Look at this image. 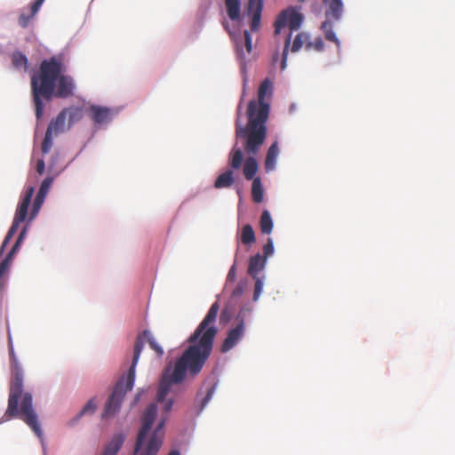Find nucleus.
<instances>
[{
    "label": "nucleus",
    "instance_id": "bb28decb",
    "mask_svg": "<svg viewBox=\"0 0 455 455\" xmlns=\"http://www.w3.org/2000/svg\"><path fill=\"white\" fill-rule=\"evenodd\" d=\"M63 110H66V118H68V128L83 118L84 111L81 108L71 107Z\"/></svg>",
    "mask_w": 455,
    "mask_h": 455
},
{
    "label": "nucleus",
    "instance_id": "1a4fd4ad",
    "mask_svg": "<svg viewBox=\"0 0 455 455\" xmlns=\"http://www.w3.org/2000/svg\"><path fill=\"white\" fill-rule=\"evenodd\" d=\"M223 26L235 43L237 59L240 60L241 65L244 67L246 57L247 55L251 54L252 51L251 36L249 31L244 30L243 38H242L240 35H237L235 32L230 29L228 22H224Z\"/></svg>",
    "mask_w": 455,
    "mask_h": 455
},
{
    "label": "nucleus",
    "instance_id": "6ab92c4d",
    "mask_svg": "<svg viewBox=\"0 0 455 455\" xmlns=\"http://www.w3.org/2000/svg\"><path fill=\"white\" fill-rule=\"evenodd\" d=\"M124 442V436L122 434H116L111 441L105 446L101 455H116Z\"/></svg>",
    "mask_w": 455,
    "mask_h": 455
},
{
    "label": "nucleus",
    "instance_id": "4c0bfd02",
    "mask_svg": "<svg viewBox=\"0 0 455 455\" xmlns=\"http://www.w3.org/2000/svg\"><path fill=\"white\" fill-rule=\"evenodd\" d=\"M274 252V244L271 238L267 239V242L263 246V256L267 259V258L272 255Z\"/></svg>",
    "mask_w": 455,
    "mask_h": 455
},
{
    "label": "nucleus",
    "instance_id": "423d86ee",
    "mask_svg": "<svg viewBox=\"0 0 455 455\" xmlns=\"http://www.w3.org/2000/svg\"><path fill=\"white\" fill-rule=\"evenodd\" d=\"M142 349L143 342L141 339H138L133 351L132 365L130 366L127 375L123 376L116 382L112 394L105 404V408L101 415L102 419L113 418L119 411L126 392L131 390L133 387L135 380V369Z\"/></svg>",
    "mask_w": 455,
    "mask_h": 455
},
{
    "label": "nucleus",
    "instance_id": "f257e3e1",
    "mask_svg": "<svg viewBox=\"0 0 455 455\" xmlns=\"http://www.w3.org/2000/svg\"><path fill=\"white\" fill-rule=\"evenodd\" d=\"M219 309V303L214 302L203 321L188 339V346L177 359L174 366L168 364L165 367L157 392V401L164 402L165 412H169L173 405L172 399L165 400L172 385L181 383L187 374L192 378L197 376L208 361L218 333L215 322Z\"/></svg>",
    "mask_w": 455,
    "mask_h": 455
},
{
    "label": "nucleus",
    "instance_id": "2f4dec72",
    "mask_svg": "<svg viewBox=\"0 0 455 455\" xmlns=\"http://www.w3.org/2000/svg\"><path fill=\"white\" fill-rule=\"evenodd\" d=\"M52 135H54L53 132L46 130L45 136L42 143L43 154H47L50 151L52 146Z\"/></svg>",
    "mask_w": 455,
    "mask_h": 455
},
{
    "label": "nucleus",
    "instance_id": "aec40b11",
    "mask_svg": "<svg viewBox=\"0 0 455 455\" xmlns=\"http://www.w3.org/2000/svg\"><path fill=\"white\" fill-rule=\"evenodd\" d=\"M234 182V172L232 169H228L217 177L214 182V188L217 189L230 188Z\"/></svg>",
    "mask_w": 455,
    "mask_h": 455
},
{
    "label": "nucleus",
    "instance_id": "c85d7f7f",
    "mask_svg": "<svg viewBox=\"0 0 455 455\" xmlns=\"http://www.w3.org/2000/svg\"><path fill=\"white\" fill-rule=\"evenodd\" d=\"M260 230L263 234H270L273 229V220L267 210L263 211L259 220Z\"/></svg>",
    "mask_w": 455,
    "mask_h": 455
},
{
    "label": "nucleus",
    "instance_id": "a878e982",
    "mask_svg": "<svg viewBox=\"0 0 455 455\" xmlns=\"http://www.w3.org/2000/svg\"><path fill=\"white\" fill-rule=\"evenodd\" d=\"M251 196L252 200L257 204H259L263 201L264 190L260 178L259 177L254 178L252 180Z\"/></svg>",
    "mask_w": 455,
    "mask_h": 455
},
{
    "label": "nucleus",
    "instance_id": "58836bf2",
    "mask_svg": "<svg viewBox=\"0 0 455 455\" xmlns=\"http://www.w3.org/2000/svg\"><path fill=\"white\" fill-rule=\"evenodd\" d=\"M36 170L38 172V174H40V175H42L44 172L45 164H44V161L43 159L37 160L36 164Z\"/></svg>",
    "mask_w": 455,
    "mask_h": 455
},
{
    "label": "nucleus",
    "instance_id": "0eeeda50",
    "mask_svg": "<svg viewBox=\"0 0 455 455\" xmlns=\"http://www.w3.org/2000/svg\"><path fill=\"white\" fill-rule=\"evenodd\" d=\"M303 16L301 13L296 12L293 9H287L283 11L277 17L275 22V32L279 34L282 28L288 27L291 30L289 36L285 39L284 47L281 60V69L283 70L286 68L288 50L291 44V32L298 30L302 23Z\"/></svg>",
    "mask_w": 455,
    "mask_h": 455
},
{
    "label": "nucleus",
    "instance_id": "f03ea898",
    "mask_svg": "<svg viewBox=\"0 0 455 455\" xmlns=\"http://www.w3.org/2000/svg\"><path fill=\"white\" fill-rule=\"evenodd\" d=\"M66 70L65 56L60 53L42 60L38 70L31 76V93L37 119L43 116L44 100L50 101L53 97L66 99L74 94V78L65 75Z\"/></svg>",
    "mask_w": 455,
    "mask_h": 455
},
{
    "label": "nucleus",
    "instance_id": "f704fd0d",
    "mask_svg": "<svg viewBox=\"0 0 455 455\" xmlns=\"http://www.w3.org/2000/svg\"><path fill=\"white\" fill-rule=\"evenodd\" d=\"M255 279V286H254V293H253V300H258V299L259 298L261 292H262V290H263V281L256 276Z\"/></svg>",
    "mask_w": 455,
    "mask_h": 455
},
{
    "label": "nucleus",
    "instance_id": "ea45409f",
    "mask_svg": "<svg viewBox=\"0 0 455 455\" xmlns=\"http://www.w3.org/2000/svg\"><path fill=\"white\" fill-rule=\"evenodd\" d=\"M20 246H18V244H15L12 246V248L11 249V251L8 252V254L6 255V257L4 258L5 259H9V261L12 262V258L14 256V254L16 253L17 250L19 249Z\"/></svg>",
    "mask_w": 455,
    "mask_h": 455
},
{
    "label": "nucleus",
    "instance_id": "b1692460",
    "mask_svg": "<svg viewBox=\"0 0 455 455\" xmlns=\"http://www.w3.org/2000/svg\"><path fill=\"white\" fill-rule=\"evenodd\" d=\"M255 241L256 236L251 225H244L241 230L240 242L244 245H251Z\"/></svg>",
    "mask_w": 455,
    "mask_h": 455
},
{
    "label": "nucleus",
    "instance_id": "ddd939ff",
    "mask_svg": "<svg viewBox=\"0 0 455 455\" xmlns=\"http://www.w3.org/2000/svg\"><path fill=\"white\" fill-rule=\"evenodd\" d=\"M89 116L96 124H104L111 120V111L108 108L100 106H91Z\"/></svg>",
    "mask_w": 455,
    "mask_h": 455
},
{
    "label": "nucleus",
    "instance_id": "9d476101",
    "mask_svg": "<svg viewBox=\"0 0 455 455\" xmlns=\"http://www.w3.org/2000/svg\"><path fill=\"white\" fill-rule=\"evenodd\" d=\"M52 182H53V178H52V177H47L43 180V182L39 188V190L37 192V195L35 198V201L33 203V205H32V210H31V212L29 215L30 220H33L38 214V212L44 202V199L50 190V188L52 187Z\"/></svg>",
    "mask_w": 455,
    "mask_h": 455
},
{
    "label": "nucleus",
    "instance_id": "f3484780",
    "mask_svg": "<svg viewBox=\"0 0 455 455\" xmlns=\"http://www.w3.org/2000/svg\"><path fill=\"white\" fill-rule=\"evenodd\" d=\"M225 8L228 18L239 23L242 20L241 16V1L240 0H225Z\"/></svg>",
    "mask_w": 455,
    "mask_h": 455
},
{
    "label": "nucleus",
    "instance_id": "473e14b6",
    "mask_svg": "<svg viewBox=\"0 0 455 455\" xmlns=\"http://www.w3.org/2000/svg\"><path fill=\"white\" fill-rule=\"evenodd\" d=\"M96 403L94 402V399H90L86 404L83 407V409L80 411V412L77 415V418H81L83 415L85 414H92L96 410Z\"/></svg>",
    "mask_w": 455,
    "mask_h": 455
},
{
    "label": "nucleus",
    "instance_id": "79ce46f5",
    "mask_svg": "<svg viewBox=\"0 0 455 455\" xmlns=\"http://www.w3.org/2000/svg\"><path fill=\"white\" fill-rule=\"evenodd\" d=\"M235 276V266L233 265L231 267V268L229 269V272H228V279H234Z\"/></svg>",
    "mask_w": 455,
    "mask_h": 455
},
{
    "label": "nucleus",
    "instance_id": "c756f323",
    "mask_svg": "<svg viewBox=\"0 0 455 455\" xmlns=\"http://www.w3.org/2000/svg\"><path fill=\"white\" fill-rule=\"evenodd\" d=\"M321 28L324 33L325 38L328 41L333 42L338 47H339V40L333 31L332 24L331 23V21L328 20L323 21L322 23Z\"/></svg>",
    "mask_w": 455,
    "mask_h": 455
},
{
    "label": "nucleus",
    "instance_id": "2eb2a0df",
    "mask_svg": "<svg viewBox=\"0 0 455 455\" xmlns=\"http://www.w3.org/2000/svg\"><path fill=\"white\" fill-rule=\"evenodd\" d=\"M328 6L325 12L326 18H331L334 20H339L341 18L343 12V3L341 0H323Z\"/></svg>",
    "mask_w": 455,
    "mask_h": 455
},
{
    "label": "nucleus",
    "instance_id": "c03bdc74",
    "mask_svg": "<svg viewBox=\"0 0 455 455\" xmlns=\"http://www.w3.org/2000/svg\"><path fill=\"white\" fill-rule=\"evenodd\" d=\"M168 455H180V454L179 451L173 450V451H170Z\"/></svg>",
    "mask_w": 455,
    "mask_h": 455
},
{
    "label": "nucleus",
    "instance_id": "37998d69",
    "mask_svg": "<svg viewBox=\"0 0 455 455\" xmlns=\"http://www.w3.org/2000/svg\"><path fill=\"white\" fill-rule=\"evenodd\" d=\"M278 59H279V52H278V51H276L272 56L273 64H275L278 61Z\"/></svg>",
    "mask_w": 455,
    "mask_h": 455
},
{
    "label": "nucleus",
    "instance_id": "f8f14e48",
    "mask_svg": "<svg viewBox=\"0 0 455 455\" xmlns=\"http://www.w3.org/2000/svg\"><path fill=\"white\" fill-rule=\"evenodd\" d=\"M263 10V0H249L247 6L248 15L251 17V30L256 32L259 29L261 13Z\"/></svg>",
    "mask_w": 455,
    "mask_h": 455
},
{
    "label": "nucleus",
    "instance_id": "7ed1b4c3",
    "mask_svg": "<svg viewBox=\"0 0 455 455\" xmlns=\"http://www.w3.org/2000/svg\"><path fill=\"white\" fill-rule=\"evenodd\" d=\"M272 92L273 83L269 78H266L259 87L258 100H251L248 104L246 125L240 123L241 104L237 108L235 136L236 139L243 140V148L250 154H255L259 150L266 140V122L269 114V103L266 101V99L272 96Z\"/></svg>",
    "mask_w": 455,
    "mask_h": 455
},
{
    "label": "nucleus",
    "instance_id": "a211bd4d",
    "mask_svg": "<svg viewBox=\"0 0 455 455\" xmlns=\"http://www.w3.org/2000/svg\"><path fill=\"white\" fill-rule=\"evenodd\" d=\"M266 260L265 257H262L259 253L251 257L248 267L249 275L256 278L258 274L264 268Z\"/></svg>",
    "mask_w": 455,
    "mask_h": 455
},
{
    "label": "nucleus",
    "instance_id": "7c9ffc66",
    "mask_svg": "<svg viewBox=\"0 0 455 455\" xmlns=\"http://www.w3.org/2000/svg\"><path fill=\"white\" fill-rule=\"evenodd\" d=\"M308 39L309 36L307 33H299L293 40L291 51L292 52H299L303 46V44L306 45V44L308 43Z\"/></svg>",
    "mask_w": 455,
    "mask_h": 455
},
{
    "label": "nucleus",
    "instance_id": "dca6fc26",
    "mask_svg": "<svg viewBox=\"0 0 455 455\" xmlns=\"http://www.w3.org/2000/svg\"><path fill=\"white\" fill-rule=\"evenodd\" d=\"M244 151L249 155V156L244 162L243 172L246 180H253L254 176L258 172V163L254 156L258 154L259 150L255 154H250L245 149Z\"/></svg>",
    "mask_w": 455,
    "mask_h": 455
},
{
    "label": "nucleus",
    "instance_id": "6e6552de",
    "mask_svg": "<svg viewBox=\"0 0 455 455\" xmlns=\"http://www.w3.org/2000/svg\"><path fill=\"white\" fill-rule=\"evenodd\" d=\"M34 192H35L34 187L30 186V187L27 188L22 199H21L20 203L18 204V207L16 209L12 224L3 241V243L0 248V254L3 253L5 247L8 245V243L12 240V236L17 232L20 224L25 221V220L28 216V207L31 204V199L34 195Z\"/></svg>",
    "mask_w": 455,
    "mask_h": 455
},
{
    "label": "nucleus",
    "instance_id": "393cba45",
    "mask_svg": "<svg viewBox=\"0 0 455 455\" xmlns=\"http://www.w3.org/2000/svg\"><path fill=\"white\" fill-rule=\"evenodd\" d=\"M243 160L242 149L235 146L229 153V165L232 169L237 170L241 167Z\"/></svg>",
    "mask_w": 455,
    "mask_h": 455
},
{
    "label": "nucleus",
    "instance_id": "cd10ccee",
    "mask_svg": "<svg viewBox=\"0 0 455 455\" xmlns=\"http://www.w3.org/2000/svg\"><path fill=\"white\" fill-rule=\"evenodd\" d=\"M12 62L14 68L27 71L28 68V60L25 54L17 51L12 54Z\"/></svg>",
    "mask_w": 455,
    "mask_h": 455
},
{
    "label": "nucleus",
    "instance_id": "72a5a7b5",
    "mask_svg": "<svg viewBox=\"0 0 455 455\" xmlns=\"http://www.w3.org/2000/svg\"><path fill=\"white\" fill-rule=\"evenodd\" d=\"M12 262L9 259H4L0 263V285L5 275L9 272Z\"/></svg>",
    "mask_w": 455,
    "mask_h": 455
},
{
    "label": "nucleus",
    "instance_id": "a19ab883",
    "mask_svg": "<svg viewBox=\"0 0 455 455\" xmlns=\"http://www.w3.org/2000/svg\"><path fill=\"white\" fill-rule=\"evenodd\" d=\"M25 235H26V228H24L20 231V235H19V236H18V238H17V240H16V242H15V244H18V246H20V243H21V242H22V240H23V239H24V237H25Z\"/></svg>",
    "mask_w": 455,
    "mask_h": 455
},
{
    "label": "nucleus",
    "instance_id": "20e7f679",
    "mask_svg": "<svg viewBox=\"0 0 455 455\" xmlns=\"http://www.w3.org/2000/svg\"><path fill=\"white\" fill-rule=\"evenodd\" d=\"M9 354L12 364V379L10 382L8 405L0 419V424L12 418L23 420L43 440V431L33 408V398L29 392H23V372L14 354L11 338L9 337Z\"/></svg>",
    "mask_w": 455,
    "mask_h": 455
},
{
    "label": "nucleus",
    "instance_id": "412c9836",
    "mask_svg": "<svg viewBox=\"0 0 455 455\" xmlns=\"http://www.w3.org/2000/svg\"><path fill=\"white\" fill-rule=\"evenodd\" d=\"M66 122V110H61L55 119L52 120L47 127V130L57 135L65 131Z\"/></svg>",
    "mask_w": 455,
    "mask_h": 455
},
{
    "label": "nucleus",
    "instance_id": "e433bc0d",
    "mask_svg": "<svg viewBox=\"0 0 455 455\" xmlns=\"http://www.w3.org/2000/svg\"><path fill=\"white\" fill-rule=\"evenodd\" d=\"M324 44L322 38H316L314 42H308L306 44V49L314 48L316 51H322L323 49Z\"/></svg>",
    "mask_w": 455,
    "mask_h": 455
},
{
    "label": "nucleus",
    "instance_id": "9b49d317",
    "mask_svg": "<svg viewBox=\"0 0 455 455\" xmlns=\"http://www.w3.org/2000/svg\"><path fill=\"white\" fill-rule=\"evenodd\" d=\"M244 333V323L241 321L235 328L231 329L224 339L220 351L227 353L231 350L243 338Z\"/></svg>",
    "mask_w": 455,
    "mask_h": 455
},
{
    "label": "nucleus",
    "instance_id": "4468645a",
    "mask_svg": "<svg viewBox=\"0 0 455 455\" xmlns=\"http://www.w3.org/2000/svg\"><path fill=\"white\" fill-rule=\"evenodd\" d=\"M44 1L45 0H35L30 5L28 13L23 12L20 14L18 23L21 28H26L29 25Z\"/></svg>",
    "mask_w": 455,
    "mask_h": 455
},
{
    "label": "nucleus",
    "instance_id": "4be33fe9",
    "mask_svg": "<svg viewBox=\"0 0 455 455\" xmlns=\"http://www.w3.org/2000/svg\"><path fill=\"white\" fill-rule=\"evenodd\" d=\"M279 154V148L276 142H274L268 148L266 160L265 168L267 172L272 171L275 167V161Z\"/></svg>",
    "mask_w": 455,
    "mask_h": 455
},
{
    "label": "nucleus",
    "instance_id": "5701e85b",
    "mask_svg": "<svg viewBox=\"0 0 455 455\" xmlns=\"http://www.w3.org/2000/svg\"><path fill=\"white\" fill-rule=\"evenodd\" d=\"M138 339H141L143 343L145 342V339H147L150 347L157 354L158 356H162L164 355L163 348L156 342V340L154 339V337L151 335V333L148 331H144L142 332V334H140L137 337L134 346L136 345Z\"/></svg>",
    "mask_w": 455,
    "mask_h": 455
},
{
    "label": "nucleus",
    "instance_id": "39448f33",
    "mask_svg": "<svg viewBox=\"0 0 455 455\" xmlns=\"http://www.w3.org/2000/svg\"><path fill=\"white\" fill-rule=\"evenodd\" d=\"M156 405L150 403L147 406L142 415V426L140 429L132 455H156L162 446V437L159 432L164 426V419H162L156 429L154 431L148 440L147 436L149 434L152 425L156 416Z\"/></svg>",
    "mask_w": 455,
    "mask_h": 455
},
{
    "label": "nucleus",
    "instance_id": "c9c22d12",
    "mask_svg": "<svg viewBox=\"0 0 455 455\" xmlns=\"http://www.w3.org/2000/svg\"><path fill=\"white\" fill-rule=\"evenodd\" d=\"M214 391H215V387L214 386L211 387L207 390L206 395L202 399L201 406L199 408V411H202L204 410V408L207 405V403L210 402V400L212 399V395L214 394Z\"/></svg>",
    "mask_w": 455,
    "mask_h": 455
}]
</instances>
